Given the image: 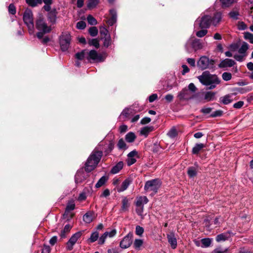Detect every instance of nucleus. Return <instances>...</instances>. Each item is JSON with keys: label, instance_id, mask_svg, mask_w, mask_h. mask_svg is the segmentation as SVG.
<instances>
[{"label": "nucleus", "instance_id": "a18cd8bd", "mask_svg": "<svg viewBox=\"0 0 253 253\" xmlns=\"http://www.w3.org/2000/svg\"><path fill=\"white\" fill-rule=\"evenodd\" d=\"M220 1L224 7H228L234 2V0H220Z\"/></svg>", "mask_w": 253, "mask_h": 253}, {"label": "nucleus", "instance_id": "9b49d317", "mask_svg": "<svg viewBox=\"0 0 253 253\" xmlns=\"http://www.w3.org/2000/svg\"><path fill=\"white\" fill-rule=\"evenodd\" d=\"M87 60L91 61L102 62L104 60V58L101 54H98L96 51L91 50L88 51L87 50Z\"/></svg>", "mask_w": 253, "mask_h": 253}, {"label": "nucleus", "instance_id": "49530a36", "mask_svg": "<svg viewBox=\"0 0 253 253\" xmlns=\"http://www.w3.org/2000/svg\"><path fill=\"white\" fill-rule=\"evenodd\" d=\"M131 113V111L129 109H125L122 112L121 116L126 119L129 116Z\"/></svg>", "mask_w": 253, "mask_h": 253}, {"label": "nucleus", "instance_id": "c85d7f7f", "mask_svg": "<svg viewBox=\"0 0 253 253\" xmlns=\"http://www.w3.org/2000/svg\"><path fill=\"white\" fill-rule=\"evenodd\" d=\"M135 138V135L133 132H129L126 135V140L128 142H133Z\"/></svg>", "mask_w": 253, "mask_h": 253}, {"label": "nucleus", "instance_id": "f3484780", "mask_svg": "<svg viewBox=\"0 0 253 253\" xmlns=\"http://www.w3.org/2000/svg\"><path fill=\"white\" fill-rule=\"evenodd\" d=\"M235 64V62L232 59H225L221 61L219 65L220 68L231 67Z\"/></svg>", "mask_w": 253, "mask_h": 253}, {"label": "nucleus", "instance_id": "69168bd1", "mask_svg": "<svg viewBox=\"0 0 253 253\" xmlns=\"http://www.w3.org/2000/svg\"><path fill=\"white\" fill-rule=\"evenodd\" d=\"M244 104V103L243 101H240L235 103L233 105V107L236 109H240L243 106Z\"/></svg>", "mask_w": 253, "mask_h": 253}, {"label": "nucleus", "instance_id": "bf43d9fd", "mask_svg": "<svg viewBox=\"0 0 253 253\" xmlns=\"http://www.w3.org/2000/svg\"><path fill=\"white\" fill-rule=\"evenodd\" d=\"M107 237V233H104L99 239L98 244H103L105 241V239Z\"/></svg>", "mask_w": 253, "mask_h": 253}, {"label": "nucleus", "instance_id": "7c9ffc66", "mask_svg": "<svg viewBox=\"0 0 253 253\" xmlns=\"http://www.w3.org/2000/svg\"><path fill=\"white\" fill-rule=\"evenodd\" d=\"M26 3L32 7H35L42 2V0H26Z\"/></svg>", "mask_w": 253, "mask_h": 253}, {"label": "nucleus", "instance_id": "f8f14e48", "mask_svg": "<svg viewBox=\"0 0 253 253\" xmlns=\"http://www.w3.org/2000/svg\"><path fill=\"white\" fill-rule=\"evenodd\" d=\"M133 234L129 233L120 242V246L122 249H126L130 246L132 242Z\"/></svg>", "mask_w": 253, "mask_h": 253}, {"label": "nucleus", "instance_id": "9d476101", "mask_svg": "<svg viewBox=\"0 0 253 253\" xmlns=\"http://www.w3.org/2000/svg\"><path fill=\"white\" fill-rule=\"evenodd\" d=\"M197 97V94H192L186 88H183L178 94V97L180 100H188L196 98Z\"/></svg>", "mask_w": 253, "mask_h": 253}, {"label": "nucleus", "instance_id": "09e8293b", "mask_svg": "<svg viewBox=\"0 0 253 253\" xmlns=\"http://www.w3.org/2000/svg\"><path fill=\"white\" fill-rule=\"evenodd\" d=\"M75 204L73 201L69 202L67 205L66 210L69 211H72L75 209Z\"/></svg>", "mask_w": 253, "mask_h": 253}, {"label": "nucleus", "instance_id": "f704fd0d", "mask_svg": "<svg viewBox=\"0 0 253 253\" xmlns=\"http://www.w3.org/2000/svg\"><path fill=\"white\" fill-rule=\"evenodd\" d=\"M99 0H88L87 7L89 9L94 8L99 3Z\"/></svg>", "mask_w": 253, "mask_h": 253}, {"label": "nucleus", "instance_id": "052dcab7", "mask_svg": "<svg viewBox=\"0 0 253 253\" xmlns=\"http://www.w3.org/2000/svg\"><path fill=\"white\" fill-rule=\"evenodd\" d=\"M144 206H136V212L138 214V215L140 216H142Z\"/></svg>", "mask_w": 253, "mask_h": 253}, {"label": "nucleus", "instance_id": "b1692460", "mask_svg": "<svg viewBox=\"0 0 253 253\" xmlns=\"http://www.w3.org/2000/svg\"><path fill=\"white\" fill-rule=\"evenodd\" d=\"M94 214L92 212H89L86 213L83 217L84 221L87 223H89L93 220Z\"/></svg>", "mask_w": 253, "mask_h": 253}, {"label": "nucleus", "instance_id": "6e6552de", "mask_svg": "<svg viewBox=\"0 0 253 253\" xmlns=\"http://www.w3.org/2000/svg\"><path fill=\"white\" fill-rule=\"evenodd\" d=\"M211 17L210 15H204L201 18H198L195 25L198 24L201 29L208 28L211 24Z\"/></svg>", "mask_w": 253, "mask_h": 253}, {"label": "nucleus", "instance_id": "dca6fc26", "mask_svg": "<svg viewBox=\"0 0 253 253\" xmlns=\"http://www.w3.org/2000/svg\"><path fill=\"white\" fill-rule=\"evenodd\" d=\"M168 242L172 249H175L177 247V240L173 233L171 232L167 235Z\"/></svg>", "mask_w": 253, "mask_h": 253}, {"label": "nucleus", "instance_id": "5fc2aeb1", "mask_svg": "<svg viewBox=\"0 0 253 253\" xmlns=\"http://www.w3.org/2000/svg\"><path fill=\"white\" fill-rule=\"evenodd\" d=\"M143 241L141 239H135L134 242V247L135 249L139 248L142 245Z\"/></svg>", "mask_w": 253, "mask_h": 253}, {"label": "nucleus", "instance_id": "20e7f679", "mask_svg": "<svg viewBox=\"0 0 253 253\" xmlns=\"http://www.w3.org/2000/svg\"><path fill=\"white\" fill-rule=\"evenodd\" d=\"M23 20L28 27L30 34L34 33V20L33 13L29 9H27L23 14Z\"/></svg>", "mask_w": 253, "mask_h": 253}, {"label": "nucleus", "instance_id": "f03ea898", "mask_svg": "<svg viewBox=\"0 0 253 253\" xmlns=\"http://www.w3.org/2000/svg\"><path fill=\"white\" fill-rule=\"evenodd\" d=\"M36 28L40 31L37 34L38 39H41L43 38L44 34L50 32L51 28L48 26L45 23L43 16L40 14L36 21Z\"/></svg>", "mask_w": 253, "mask_h": 253}, {"label": "nucleus", "instance_id": "8fccbe9b", "mask_svg": "<svg viewBox=\"0 0 253 253\" xmlns=\"http://www.w3.org/2000/svg\"><path fill=\"white\" fill-rule=\"evenodd\" d=\"M89 44L90 45L94 46L96 48H98L99 47V41L96 39H92L89 41Z\"/></svg>", "mask_w": 253, "mask_h": 253}, {"label": "nucleus", "instance_id": "1a4fd4ad", "mask_svg": "<svg viewBox=\"0 0 253 253\" xmlns=\"http://www.w3.org/2000/svg\"><path fill=\"white\" fill-rule=\"evenodd\" d=\"M214 61L210 60L206 56L201 57L197 63L198 66L202 70L211 68L213 65Z\"/></svg>", "mask_w": 253, "mask_h": 253}, {"label": "nucleus", "instance_id": "39448f33", "mask_svg": "<svg viewBox=\"0 0 253 253\" xmlns=\"http://www.w3.org/2000/svg\"><path fill=\"white\" fill-rule=\"evenodd\" d=\"M161 186L160 181L158 179H153L147 181L144 186V190L146 192H151V195L155 194Z\"/></svg>", "mask_w": 253, "mask_h": 253}, {"label": "nucleus", "instance_id": "c756f323", "mask_svg": "<svg viewBox=\"0 0 253 253\" xmlns=\"http://www.w3.org/2000/svg\"><path fill=\"white\" fill-rule=\"evenodd\" d=\"M72 226L70 224H67L65 226L64 229L61 231L60 236L62 238H65L66 237V233H68L71 229Z\"/></svg>", "mask_w": 253, "mask_h": 253}, {"label": "nucleus", "instance_id": "412c9836", "mask_svg": "<svg viewBox=\"0 0 253 253\" xmlns=\"http://www.w3.org/2000/svg\"><path fill=\"white\" fill-rule=\"evenodd\" d=\"M148 200L145 196L137 198L136 202V206H144V204L148 203Z\"/></svg>", "mask_w": 253, "mask_h": 253}, {"label": "nucleus", "instance_id": "473e14b6", "mask_svg": "<svg viewBox=\"0 0 253 253\" xmlns=\"http://www.w3.org/2000/svg\"><path fill=\"white\" fill-rule=\"evenodd\" d=\"M201 243L202 244L201 247L202 248H207L211 245V240L209 238L203 239L201 240Z\"/></svg>", "mask_w": 253, "mask_h": 253}, {"label": "nucleus", "instance_id": "0eeeda50", "mask_svg": "<svg viewBox=\"0 0 253 253\" xmlns=\"http://www.w3.org/2000/svg\"><path fill=\"white\" fill-rule=\"evenodd\" d=\"M189 45H191L195 51L201 49L204 46L203 43L200 42V40L193 38L190 39L185 44L186 50L190 53L191 51L189 47Z\"/></svg>", "mask_w": 253, "mask_h": 253}, {"label": "nucleus", "instance_id": "c03bdc74", "mask_svg": "<svg viewBox=\"0 0 253 253\" xmlns=\"http://www.w3.org/2000/svg\"><path fill=\"white\" fill-rule=\"evenodd\" d=\"M168 135L170 138H174L177 135V132L175 128H172L168 133Z\"/></svg>", "mask_w": 253, "mask_h": 253}, {"label": "nucleus", "instance_id": "7ed1b4c3", "mask_svg": "<svg viewBox=\"0 0 253 253\" xmlns=\"http://www.w3.org/2000/svg\"><path fill=\"white\" fill-rule=\"evenodd\" d=\"M198 78L203 84L206 85L211 84H218L220 83V81L217 76L211 75L208 71L204 72Z\"/></svg>", "mask_w": 253, "mask_h": 253}, {"label": "nucleus", "instance_id": "6e6d98bb", "mask_svg": "<svg viewBox=\"0 0 253 253\" xmlns=\"http://www.w3.org/2000/svg\"><path fill=\"white\" fill-rule=\"evenodd\" d=\"M192 94H195V92L197 90V88L193 83H190L188 85V89Z\"/></svg>", "mask_w": 253, "mask_h": 253}, {"label": "nucleus", "instance_id": "4d7b16f0", "mask_svg": "<svg viewBox=\"0 0 253 253\" xmlns=\"http://www.w3.org/2000/svg\"><path fill=\"white\" fill-rule=\"evenodd\" d=\"M208 33V31L207 30H202L199 31H198L196 35L197 37L200 38H202L204 37Z\"/></svg>", "mask_w": 253, "mask_h": 253}, {"label": "nucleus", "instance_id": "680f3d73", "mask_svg": "<svg viewBox=\"0 0 253 253\" xmlns=\"http://www.w3.org/2000/svg\"><path fill=\"white\" fill-rule=\"evenodd\" d=\"M9 12L12 14L16 13V8L13 4H10L8 6Z\"/></svg>", "mask_w": 253, "mask_h": 253}, {"label": "nucleus", "instance_id": "4468645a", "mask_svg": "<svg viewBox=\"0 0 253 253\" xmlns=\"http://www.w3.org/2000/svg\"><path fill=\"white\" fill-rule=\"evenodd\" d=\"M132 180L130 178H128L125 179L122 183L121 186H117V190L118 192H122L126 190L129 184L131 183Z\"/></svg>", "mask_w": 253, "mask_h": 253}, {"label": "nucleus", "instance_id": "72a5a7b5", "mask_svg": "<svg viewBox=\"0 0 253 253\" xmlns=\"http://www.w3.org/2000/svg\"><path fill=\"white\" fill-rule=\"evenodd\" d=\"M231 95H226L221 98V101L224 104H228L231 103L232 99L231 98Z\"/></svg>", "mask_w": 253, "mask_h": 253}, {"label": "nucleus", "instance_id": "4c0bfd02", "mask_svg": "<svg viewBox=\"0 0 253 253\" xmlns=\"http://www.w3.org/2000/svg\"><path fill=\"white\" fill-rule=\"evenodd\" d=\"M248 49V44L246 42H244L241 47L239 49V52L241 54H245Z\"/></svg>", "mask_w": 253, "mask_h": 253}, {"label": "nucleus", "instance_id": "423d86ee", "mask_svg": "<svg viewBox=\"0 0 253 253\" xmlns=\"http://www.w3.org/2000/svg\"><path fill=\"white\" fill-rule=\"evenodd\" d=\"M71 37L68 32L63 33L59 38V43L61 50L63 51H67L70 46Z\"/></svg>", "mask_w": 253, "mask_h": 253}, {"label": "nucleus", "instance_id": "a211bd4d", "mask_svg": "<svg viewBox=\"0 0 253 253\" xmlns=\"http://www.w3.org/2000/svg\"><path fill=\"white\" fill-rule=\"evenodd\" d=\"M154 129L153 126H146L141 128L140 130V134L147 137L148 134L152 131Z\"/></svg>", "mask_w": 253, "mask_h": 253}, {"label": "nucleus", "instance_id": "aec40b11", "mask_svg": "<svg viewBox=\"0 0 253 253\" xmlns=\"http://www.w3.org/2000/svg\"><path fill=\"white\" fill-rule=\"evenodd\" d=\"M129 207V203L128 200L126 198L124 197L122 200V205L121 209L122 212H125L128 211Z\"/></svg>", "mask_w": 253, "mask_h": 253}, {"label": "nucleus", "instance_id": "bb28decb", "mask_svg": "<svg viewBox=\"0 0 253 253\" xmlns=\"http://www.w3.org/2000/svg\"><path fill=\"white\" fill-rule=\"evenodd\" d=\"M215 94V93L214 92L208 91L205 93L204 99L207 101L213 100L214 99Z\"/></svg>", "mask_w": 253, "mask_h": 253}, {"label": "nucleus", "instance_id": "4be33fe9", "mask_svg": "<svg viewBox=\"0 0 253 253\" xmlns=\"http://www.w3.org/2000/svg\"><path fill=\"white\" fill-rule=\"evenodd\" d=\"M124 164L122 162H119L116 165L113 167L111 170V172L113 174L117 173L123 168Z\"/></svg>", "mask_w": 253, "mask_h": 253}, {"label": "nucleus", "instance_id": "13d9d810", "mask_svg": "<svg viewBox=\"0 0 253 253\" xmlns=\"http://www.w3.org/2000/svg\"><path fill=\"white\" fill-rule=\"evenodd\" d=\"M143 232L144 229L142 227L138 225L136 226L135 233L137 235L141 236Z\"/></svg>", "mask_w": 253, "mask_h": 253}, {"label": "nucleus", "instance_id": "2f4dec72", "mask_svg": "<svg viewBox=\"0 0 253 253\" xmlns=\"http://www.w3.org/2000/svg\"><path fill=\"white\" fill-rule=\"evenodd\" d=\"M187 173L189 177H193L196 175L197 171L195 167H191L188 168Z\"/></svg>", "mask_w": 253, "mask_h": 253}, {"label": "nucleus", "instance_id": "e433bc0d", "mask_svg": "<svg viewBox=\"0 0 253 253\" xmlns=\"http://www.w3.org/2000/svg\"><path fill=\"white\" fill-rule=\"evenodd\" d=\"M100 33L102 39L108 36H110V35L108 34V31L107 29L103 26H102L100 28Z\"/></svg>", "mask_w": 253, "mask_h": 253}, {"label": "nucleus", "instance_id": "774afa93", "mask_svg": "<svg viewBox=\"0 0 253 253\" xmlns=\"http://www.w3.org/2000/svg\"><path fill=\"white\" fill-rule=\"evenodd\" d=\"M50 248L49 246L44 245L42 249V253H50Z\"/></svg>", "mask_w": 253, "mask_h": 253}, {"label": "nucleus", "instance_id": "a878e982", "mask_svg": "<svg viewBox=\"0 0 253 253\" xmlns=\"http://www.w3.org/2000/svg\"><path fill=\"white\" fill-rule=\"evenodd\" d=\"M75 57L78 60H83L84 58L87 59V50H83L81 52H78L75 54Z\"/></svg>", "mask_w": 253, "mask_h": 253}, {"label": "nucleus", "instance_id": "de8ad7c7", "mask_svg": "<svg viewBox=\"0 0 253 253\" xmlns=\"http://www.w3.org/2000/svg\"><path fill=\"white\" fill-rule=\"evenodd\" d=\"M117 145L119 148L120 149H126V143L123 139H120L119 140Z\"/></svg>", "mask_w": 253, "mask_h": 253}, {"label": "nucleus", "instance_id": "2eb2a0df", "mask_svg": "<svg viewBox=\"0 0 253 253\" xmlns=\"http://www.w3.org/2000/svg\"><path fill=\"white\" fill-rule=\"evenodd\" d=\"M233 235V233L230 231L224 232L222 234L218 235L216 237V241L218 242L221 241H225L231 237Z\"/></svg>", "mask_w": 253, "mask_h": 253}, {"label": "nucleus", "instance_id": "338daca9", "mask_svg": "<svg viewBox=\"0 0 253 253\" xmlns=\"http://www.w3.org/2000/svg\"><path fill=\"white\" fill-rule=\"evenodd\" d=\"M238 28L239 30H245L247 28L246 25L243 22H240L238 24Z\"/></svg>", "mask_w": 253, "mask_h": 253}, {"label": "nucleus", "instance_id": "58836bf2", "mask_svg": "<svg viewBox=\"0 0 253 253\" xmlns=\"http://www.w3.org/2000/svg\"><path fill=\"white\" fill-rule=\"evenodd\" d=\"M87 20L91 25H95L97 23L96 20L91 15H88Z\"/></svg>", "mask_w": 253, "mask_h": 253}, {"label": "nucleus", "instance_id": "ea45409f", "mask_svg": "<svg viewBox=\"0 0 253 253\" xmlns=\"http://www.w3.org/2000/svg\"><path fill=\"white\" fill-rule=\"evenodd\" d=\"M88 32L91 36L95 37L97 35L98 31L96 27H91L89 29Z\"/></svg>", "mask_w": 253, "mask_h": 253}, {"label": "nucleus", "instance_id": "ddd939ff", "mask_svg": "<svg viewBox=\"0 0 253 253\" xmlns=\"http://www.w3.org/2000/svg\"><path fill=\"white\" fill-rule=\"evenodd\" d=\"M82 232L79 231L74 234L70 239L67 243V249L71 250L73 249V246L77 242L78 240L81 237Z\"/></svg>", "mask_w": 253, "mask_h": 253}, {"label": "nucleus", "instance_id": "6ab92c4d", "mask_svg": "<svg viewBox=\"0 0 253 253\" xmlns=\"http://www.w3.org/2000/svg\"><path fill=\"white\" fill-rule=\"evenodd\" d=\"M221 19V14L220 12H216L213 17H211V24L216 26Z\"/></svg>", "mask_w": 253, "mask_h": 253}, {"label": "nucleus", "instance_id": "0e129e2a", "mask_svg": "<svg viewBox=\"0 0 253 253\" xmlns=\"http://www.w3.org/2000/svg\"><path fill=\"white\" fill-rule=\"evenodd\" d=\"M222 114V111L220 110H217L214 112H213L211 115V117H216L217 116H220Z\"/></svg>", "mask_w": 253, "mask_h": 253}, {"label": "nucleus", "instance_id": "a19ab883", "mask_svg": "<svg viewBox=\"0 0 253 253\" xmlns=\"http://www.w3.org/2000/svg\"><path fill=\"white\" fill-rule=\"evenodd\" d=\"M73 216L74 213L72 212V211H67V210H65V213L63 214L64 218L66 219L67 220L71 219Z\"/></svg>", "mask_w": 253, "mask_h": 253}, {"label": "nucleus", "instance_id": "5701e85b", "mask_svg": "<svg viewBox=\"0 0 253 253\" xmlns=\"http://www.w3.org/2000/svg\"><path fill=\"white\" fill-rule=\"evenodd\" d=\"M206 145L203 143L196 144L193 148L192 152L193 154H198L199 152Z\"/></svg>", "mask_w": 253, "mask_h": 253}, {"label": "nucleus", "instance_id": "37998d69", "mask_svg": "<svg viewBox=\"0 0 253 253\" xmlns=\"http://www.w3.org/2000/svg\"><path fill=\"white\" fill-rule=\"evenodd\" d=\"M244 38L247 40H249L251 43H253V34L249 32H246L244 34Z\"/></svg>", "mask_w": 253, "mask_h": 253}, {"label": "nucleus", "instance_id": "393cba45", "mask_svg": "<svg viewBox=\"0 0 253 253\" xmlns=\"http://www.w3.org/2000/svg\"><path fill=\"white\" fill-rule=\"evenodd\" d=\"M85 179L84 173L83 171H78L75 175V181L77 183H81Z\"/></svg>", "mask_w": 253, "mask_h": 253}, {"label": "nucleus", "instance_id": "f257e3e1", "mask_svg": "<svg viewBox=\"0 0 253 253\" xmlns=\"http://www.w3.org/2000/svg\"><path fill=\"white\" fill-rule=\"evenodd\" d=\"M102 155L101 151H94L92 152L85 164V170L87 172L93 170L99 162Z\"/></svg>", "mask_w": 253, "mask_h": 253}, {"label": "nucleus", "instance_id": "c9c22d12", "mask_svg": "<svg viewBox=\"0 0 253 253\" xmlns=\"http://www.w3.org/2000/svg\"><path fill=\"white\" fill-rule=\"evenodd\" d=\"M107 178L105 176H102L99 179L97 183L95 185L96 188H99L103 185L107 181Z\"/></svg>", "mask_w": 253, "mask_h": 253}, {"label": "nucleus", "instance_id": "cd10ccee", "mask_svg": "<svg viewBox=\"0 0 253 253\" xmlns=\"http://www.w3.org/2000/svg\"><path fill=\"white\" fill-rule=\"evenodd\" d=\"M48 18L49 21L52 23H54L56 19V11L55 10L51 11L48 15Z\"/></svg>", "mask_w": 253, "mask_h": 253}, {"label": "nucleus", "instance_id": "e2e57ef3", "mask_svg": "<svg viewBox=\"0 0 253 253\" xmlns=\"http://www.w3.org/2000/svg\"><path fill=\"white\" fill-rule=\"evenodd\" d=\"M227 249H222L220 248H218L213 251V253H227Z\"/></svg>", "mask_w": 253, "mask_h": 253}, {"label": "nucleus", "instance_id": "603ef678", "mask_svg": "<svg viewBox=\"0 0 253 253\" xmlns=\"http://www.w3.org/2000/svg\"><path fill=\"white\" fill-rule=\"evenodd\" d=\"M222 79L226 81H229L232 77L231 74L228 72H224L222 75Z\"/></svg>", "mask_w": 253, "mask_h": 253}, {"label": "nucleus", "instance_id": "79ce46f5", "mask_svg": "<svg viewBox=\"0 0 253 253\" xmlns=\"http://www.w3.org/2000/svg\"><path fill=\"white\" fill-rule=\"evenodd\" d=\"M99 234L97 232L95 231L92 233L90 236L89 238V241L90 242L93 243L96 241L98 238Z\"/></svg>", "mask_w": 253, "mask_h": 253}, {"label": "nucleus", "instance_id": "864d4df0", "mask_svg": "<svg viewBox=\"0 0 253 253\" xmlns=\"http://www.w3.org/2000/svg\"><path fill=\"white\" fill-rule=\"evenodd\" d=\"M86 27V24L85 22L83 21H80L77 23L76 27L78 29H84Z\"/></svg>", "mask_w": 253, "mask_h": 253}, {"label": "nucleus", "instance_id": "3c124183", "mask_svg": "<svg viewBox=\"0 0 253 253\" xmlns=\"http://www.w3.org/2000/svg\"><path fill=\"white\" fill-rule=\"evenodd\" d=\"M104 39L103 44L104 46L107 47L111 44V38L110 36H108L105 38H102Z\"/></svg>", "mask_w": 253, "mask_h": 253}]
</instances>
